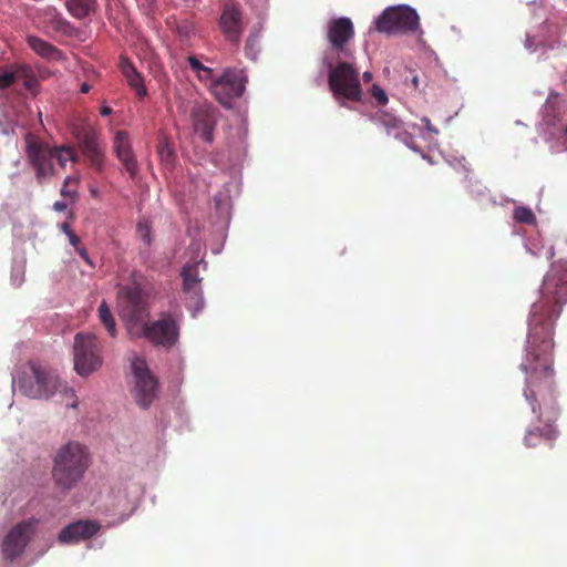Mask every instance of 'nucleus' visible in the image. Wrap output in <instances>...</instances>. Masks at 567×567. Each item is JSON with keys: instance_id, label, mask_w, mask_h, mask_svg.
Listing matches in <instances>:
<instances>
[{"instance_id": "f257e3e1", "label": "nucleus", "mask_w": 567, "mask_h": 567, "mask_svg": "<svg viewBox=\"0 0 567 567\" xmlns=\"http://www.w3.org/2000/svg\"><path fill=\"white\" fill-rule=\"evenodd\" d=\"M545 290L550 298L542 299L532 307L528 326L527 354L522 369L528 374L524 395L532 402V411L547 427V437L557 435L553 423L559 415L554 396V322L559 317L561 306L567 302V269L547 278Z\"/></svg>"}, {"instance_id": "f03ea898", "label": "nucleus", "mask_w": 567, "mask_h": 567, "mask_svg": "<svg viewBox=\"0 0 567 567\" xmlns=\"http://www.w3.org/2000/svg\"><path fill=\"white\" fill-rule=\"evenodd\" d=\"M118 313L132 338H145L156 347L171 349L179 338V326L174 315L162 312L153 322H146L150 311L142 289L124 286L117 293Z\"/></svg>"}, {"instance_id": "7ed1b4c3", "label": "nucleus", "mask_w": 567, "mask_h": 567, "mask_svg": "<svg viewBox=\"0 0 567 567\" xmlns=\"http://www.w3.org/2000/svg\"><path fill=\"white\" fill-rule=\"evenodd\" d=\"M19 390L32 399H50L60 392L65 399V405L75 409L79 404L75 391L61 382L58 375L47 367L30 363L18 380Z\"/></svg>"}, {"instance_id": "20e7f679", "label": "nucleus", "mask_w": 567, "mask_h": 567, "mask_svg": "<svg viewBox=\"0 0 567 567\" xmlns=\"http://www.w3.org/2000/svg\"><path fill=\"white\" fill-rule=\"evenodd\" d=\"M90 464V453L84 445L78 442L62 445L53 458L51 474L54 485L63 492L72 489L82 481Z\"/></svg>"}, {"instance_id": "39448f33", "label": "nucleus", "mask_w": 567, "mask_h": 567, "mask_svg": "<svg viewBox=\"0 0 567 567\" xmlns=\"http://www.w3.org/2000/svg\"><path fill=\"white\" fill-rule=\"evenodd\" d=\"M329 69L328 84L336 100L341 106H346V101L359 102L362 90L360 84L359 71L354 65L347 61H340L337 58V64L326 60Z\"/></svg>"}, {"instance_id": "423d86ee", "label": "nucleus", "mask_w": 567, "mask_h": 567, "mask_svg": "<svg viewBox=\"0 0 567 567\" xmlns=\"http://www.w3.org/2000/svg\"><path fill=\"white\" fill-rule=\"evenodd\" d=\"M74 370L86 377L102 365L101 349L97 338L92 333H76L74 337Z\"/></svg>"}, {"instance_id": "0eeeda50", "label": "nucleus", "mask_w": 567, "mask_h": 567, "mask_svg": "<svg viewBox=\"0 0 567 567\" xmlns=\"http://www.w3.org/2000/svg\"><path fill=\"white\" fill-rule=\"evenodd\" d=\"M419 20L414 9L396 6L383 11L375 21V28L379 32L388 34L415 32L420 27Z\"/></svg>"}, {"instance_id": "6e6552de", "label": "nucleus", "mask_w": 567, "mask_h": 567, "mask_svg": "<svg viewBox=\"0 0 567 567\" xmlns=\"http://www.w3.org/2000/svg\"><path fill=\"white\" fill-rule=\"evenodd\" d=\"M40 520L34 517L17 523L4 536L1 550L6 559L14 560L21 556L35 534Z\"/></svg>"}, {"instance_id": "1a4fd4ad", "label": "nucleus", "mask_w": 567, "mask_h": 567, "mask_svg": "<svg viewBox=\"0 0 567 567\" xmlns=\"http://www.w3.org/2000/svg\"><path fill=\"white\" fill-rule=\"evenodd\" d=\"M246 81L243 70L226 69L217 80L212 82L210 92L221 105L230 106L234 99L243 95Z\"/></svg>"}, {"instance_id": "9d476101", "label": "nucleus", "mask_w": 567, "mask_h": 567, "mask_svg": "<svg viewBox=\"0 0 567 567\" xmlns=\"http://www.w3.org/2000/svg\"><path fill=\"white\" fill-rule=\"evenodd\" d=\"M25 144L27 157L35 172V177L39 183H43L54 175V152L48 144L30 134L25 137Z\"/></svg>"}, {"instance_id": "9b49d317", "label": "nucleus", "mask_w": 567, "mask_h": 567, "mask_svg": "<svg viewBox=\"0 0 567 567\" xmlns=\"http://www.w3.org/2000/svg\"><path fill=\"white\" fill-rule=\"evenodd\" d=\"M132 371L135 379L133 396L140 406L146 409L156 398L157 380L152 375L143 359L136 358L132 362Z\"/></svg>"}, {"instance_id": "f8f14e48", "label": "nucleus", "mask_w": 567, "mask_h": 567, "mask_svg": "<svg viewBox=\"0 0 567 567\" xmlns=\"http://www.w3.org/2000/svg\"><path fill=\"white\" fill-rule=\"evenodd\" d=\"M353 35L354 27L349 18L331 19L327 24V39L331 49L338 53V59H341V55L350 58L351 54L347 49V43Z\"/></svg>"}, {"instance_id": "ddd939ff", "label": "nucleus", "mask_w": 567, "mask_h": 567, "mask_svg": "<svg viewBox=\"0 0 567 567\" xmlns=\"http://www.w3.org/2000/svg\"><path fill=\"white\" fill-rule=\"evenodd\" d=\"M218 25L228 42L238 44L244 32L243 13L239 4L226 3L223 7Z\"/></svg>"}, {"instance_id": "4468645a", "label": "nucleus", "mask_w": 567, "mask_h": 567, "mask_svg": "<svg viewBox=\"0 0 567 567\" xmlns=\"http://www.w3.org/2000/svg\"><path fill=\"white\" fill-rule=\"evenodd\" d=\"M193 128L196 134L208 143L214 140V127L217 123L215 109L206 103H196L190 111Z\"/></svg>"}, {"instance_id": "2eb2a0df", "label": "nucleus", "mask_w": 567, "mask_h": 567, "mask_svg": "<svg viewBox=\"0 0 567 567\" xmlns=\"http://www.w3.org/2000/svg\"><path fill=\"white\" fill-rule=\"evenodd\" d=\"M99 530L100 525L96 522L81 519L65 526L58 539L62 544L78 543L93 537Z\"/></svg>"}, {"instance_id": "dca6fc26", "label": "nucleus", "mask_w": 567, "mask_h": 567, "mask_svg": "<svg viewBox=\"0 0 567 567\" xmlns=\"http://www.w3.org/2000/svg\"><path fill=\"white\" fill-rule=\"evenodd\" d=\"M80 148L91 165L99 172L103 168L104 154L99 145L96 133L92 128H83L76 135Z\"/></svg>"}, {"instance_id": "f3484780", "label": "nucleus", "mask_w": 567, "mask_h": 567, "mask_svg": "<svg viewBox=\"0 0 567 567\" xmlns=\"http://www.w3.org/2000/svg\"><path fill=\"white\" fill-rule=\"evenodd\" d=\"M558 95H550L545 106L544 122L547 126L548 134L556 140L563 150L567 151V123L558 118L555 114L554 104Z\"/></svg>"}, {"instance_id": "a211bd4d", "label": "nucleus", "mask_w": 567, "mask_h": 567, "mask_svg": "<svg viewBox=\"0 0 567 567\" xmlns=\"http://www.w3.org/2000/svg\"><path fill=\"white\" fill-rule=\"evenodd\" d=\"M113 147L118 161L123 164L130 176L133 178L137 174V162L132 151V143L126 131H117Z\"/></svg>"}, {"instance_id": "6ab92c4d", "label": "nucleus", "mask_w": 567, "mask_h": 567, "mask_svg": "<svg viewBox=\"0 0 567 567\" xmlns=\"http://www.w3.org/2000/svg\"><path fill=\"white\" fill-rule=\"evenodd\" d=\"M375 120L384 127L388 135L400 140L410 148L415 150L412 144V136L404 130V124L399 117L388 112H380L377 114Z\"/></svg>"}, {"instance_id": "aec40b11", "label": "nucleus", "mask_w": 567, "mask_h": 567, "mask_svg": "<svg viewBox=\"0 0 567 567\" xmlns=\"http://www.w3.org/2000/svg\"><path fill=\"white\" fill-rule=\"evenodd\" d=\"M118 68L126 79L127 84L133 89L140 99L147 95V89L144 84L142 74L136 70L134 64L126 58L121 55Z\"/></svg>"}, {"instance_id": "412c9836", "label": "nucleus", "mask_w": 567, "mask_h": 567, "mask_svg": "<svg viewBox=\"0 0 567 567\" xmlns=\"http://www.w3.org/2000/svg\"><path fill=\"white\" fill-rule=\"evenodd\" d=\"M43 23L48 33L54 32L66 37L73 35L74 28L53 8L45 10Z\"/></svg>"}, {"instance_id": "4be33fe9", "label": "nucleus", "mask_w": 567, "mask_h": 567, "mask_svg": "<svg viewBox=\"0 0 567 567\" xmlns=\"http://www.w3.org/2000/svg\"><path fill=\"white\" fill-rule=\"evenodd\" d=\"M29 47L41 58L49 61H59L63 58V53L53 44L35 37L29 35L27 38Z\"/></svg>"}, {"instance_id": "5701e85b", "label": "nucleus", "mask_w": 567, "mask_h": 567, "mask_svg": "<svg viewBox=\"0 0 567 567\" xmlns=\"http://www.w3.org/2000/svg\"><path fill=\"white\" fill-rule=\"evenodd\" d=\"M181 276L183 278V288L185 292L198 293V284L200 278L198 276V266L196 264H187L184 266Z\"/></svg>"}, {"instance_id": "b1692460", "label": "nucleus", "mask_w": 567, "mask_h": 567, "mask_svg": "<svg viewBox=\"0 0 567 567\" xmlns=\"http://www.w3.org/2000/svg\"><path fill=\"white\" fill-rule=\"evenodd\" d=\"M19 81L22 82L25 90L32 94H37L39 82L31 68L27 65H16V82Z\"/></svg>"}, {"instance_id": "393cba45", "label": "nucleus", "mask_w": 567, "mask_h": 567, "mask_svg": "<svg viewBox=\"0 0 567 567\" xmlns=\"http://www.w3.org/2000/svg\"><path fill=\"white\" fill-rule=\"evenodd\" d=\"M95 0H68L66 8L76 19H83L95 10Z\"/></svg>"}, {"instance_id": "a878e982", "label": "nucleus", "mask_w": 567, "mask_h": 567, "mask_svg": "<svg viewBox=\"0 0 567 567\" xmlns=\"http://www.w3.org/2000/svg\"><path fill=\"white\" fill-rule=\"evenodd\" d=\"M99 319L101 323L105 327L109 334L114 338L116 337V323L113 315L110 311V308L105 300L101 302L99 306Z\"/></svg>"}, {"instance_id": "bb28decb", "label": "nucleus", "mask_w": 567, "mask_h": 567, "mask_svg": "<svg viewBox=\"0 0 567 567\" xmlns=\"http://www.w3.org/2000/svg\"><path fill=\"white\" fill-rule=\"evenodd\" d=\"M54 158H56L61 167H65L68 161L78 162V156L74 150L70 146L62 145L53 150Z\"/></svg>"}, {"instance_id": "cd10ccee", "label": "nucleus", "mask_w": 567, "mask_h": 567, "mask_svg": "<svg viewBox=\"0 0 567 567\" xmlns=\"http://www.w3.org/2000/svg\"><path fill=\"white\" fill-rule=\"evenodd\" d=\"M514 219L519 224L532 225L536 221V217L530 208L519 206L513 212Z\"/></svg>"}, {"instance_id": "c85d7f7f", "label": "nucleus", "mask_w": 567, "mask_h": 567, "mask_svg": "<svg viewBox=\"0 0 567 567\" xmlns=\"http://www.w3.org/2000/svg\"><path fill=\"white\" fill-rule=\"evenodd\" d=\"M16 83V66L0 68V90H4Z\"/></svg>"}, {"instance_id": "c756f323", "label": "nucleus", "mask_w": 567, "mask_h": 567, "mask_svg": "<svg viewBox=\"0 0 567 567\" xmlns=\"http://www.w3.org/2000/svg\"><path fill=\"white\" fill-rule=\"evenodd\" d=\"M540 437H545L546 440L550 441L547 437V427L545 426L543 430L536 429L534 431H528L525 435V444L529 447L536 446Z\"/></svg>"}, {"instance_id": "7c9ffc66", "label": "nucleus", "mask_w": 567, "mask_h": 567, "mask_svg": "<svg viewBox=\"0 0 567 567\" xmlns=\"http://www.w3.org/2000/svg\"><path fill=\"white\" fill-rule=\"evenodd\" d=\"M76 182H78L76 178H72V177L68 176L64 179L63 186H62V188L60 190L61 196L74 200L76 198V196H78V192H76L75 188H72L70 186V184L71 183H76Z\"/></svg>"}, {"instance_id": "2f4dec72", "label": "nucleus", "mask_w": 567, "mask_h": 567, "mask_svg": "<svg viewBox=\"0 0 567 567\" xmlns=\"http://www.w3.org/2000/svg\"><path fill=\"white\" fill-rule=\"evenodd\" d=\"M196 75H197V79L200 82L205 83L208 86L209 90H210L212 82L217 80V76L214 75V70L208 68V66H206V65Z\"/></svg>"}, {"instance_id": "473e14b6", "label": "nucleus", "mask_w": 567, "mask_h": 567, "mask_svg": "<svg viewBox=\"0 0 567 567\" xmlns=\"http://www.w3.org/2000/svg\"><path fill=\"white\" fill-rule=\"evenodd\" d=\"M371 94H372L373 99L378 102V104L384 105L388 103V95H386L385 91L382 87H380L379 85L373 84V86L371 89Z\"/></svg>"}, {"instance_id": "72a5a7b5", "label": "nucleus", "mask_w": 567, "mask_h": 567, "mask_svg": "<svg viewBox=\"0 0 567 567\" xmlns=\"http://www.w3.org/2000/svg\"><path fill=\"white\" fill-rule=\"evenodd\" d=\"M137 233L142 240L146 244H151V227L147 221H140L137 225Z\"/></svg>"}, {"instance_id": "f704fd0d", "label": "nucleus", "mask_w": 567, "mask_h": 567, "mask_svg": "<svg viewBox=\"0 0 567 567\" xmlns=\"http://www.w3.org/2000/svg\"><path fill=\"white\" fill-rule=\"evenodd\" d=\"M187 63L190 66V69L197 74L203 70L205 66L196 56L189 55L187 58Z\"/></svg>"}, {"instance_id": "c9c22d12", "label": "nucleus", "mask_w": 567, "mask_h": 567, "mask_svg": "<svg viewBox=\"0 0 567 567\" xmlns=\"http://www.w3.org/2000/svg\"><path fill=\"white\" fill-rule=\"evenodd\" d=\"M68 237H69L70 244L75 248V250L78 248H80V237L76 234L73 233L72 235H70Z\"/></svg>"}, {"instance_id": "e433bc0d", "label": "nucleus", "mask_w": 567, "mask_h": 567, "mask_svg": "<svg viewBox=\"0 0 567 567\" xmlns=\"http://www.w3.org/2000/svg\"><path fill=\"white\" fill-rule=\"evenodd\" d=\"M76 251L79 252V255L81 256V258L83 260H85L87 264H91L87 250L85 248L80 247V248L76 249Z\"/></svg>"}, {"instance_id": "4c0bfd02", "label": "nucleus", "mask_w": 567, "mask_h": 567, "mask_svg": "<svg viewBox=\"0 0 567 567\" xmlns=\"http://www.w3.org/2000/svg\"><path fill=\"white\" fill-rule=\"evenodd\" d=\"M61 230L66 235V236H70L72 235L74 231L72 230L70 224L68 221L63 223L61 225Z\"/></svg>"}, {"instance_id": "58836bf2", "label": "nucleus", "mask_w": 567, "mask_h": 567, "mask_svg": "<svg viewBox=\"0 0 567 567\" xmlns=\"http://www.w3.org/2000/svg\"><path fill=\"white\" fill-rule=\"evenodd\" d=\"M66 207H68V206H66V204H65L64 202H55V203L53 204V208H54V210H56V212H64V210L66 209Z\"/></svg>"}, {"instance_id": "ea45409f", "label": "nucleus", "mask_w": 567, "mask_h": 567, "mask_svg": "<svg viewBox=\"0 0 567 567\" xmlns=\"http://www.w3.org/2000/svg\"><path fill=\"white\" fill-rule=\"evenodd\" d=\"M111 113H112V109L110 106L104 105V106L101 107L100 114L102 116H107Z\"/></svg>"}, {"instance_id": "a19ab883", "label": "nucleus", "mask_w": 567, "mask_h": 567, "mask_svg": "<svg viewBox=\"0 0 567 567\" xmlns=\"http://www.w3.org/2000/svg\"><path fill=\"white\" fill-rule=\"evenodd\" d=\"M362 76L364 82H370L372 80V73L369 71H365Z\"/></svg>"}, {"instance_id": "79ce46f5", "label": "nucleus", "mask_w": 567, "mask_h": 567, "mask_svg": "<svg viewBox=\"0 0 567 567\" xmlns=\"http://www.w3.org/2000/svg\"><path fill=\"white\" fill-rule=\"evenodd\" d=\"M91 86L87 83H83L80 87L81 93H89Z\"/></svg>"}, {"instance_id": "37998d69", "label": "nucleus", "mask_w": 567, "mask_h": 567, "mask_svg": "<svg viewBox=\"0 0 567 567\" xmlns=\"http://www.w3.org/2000/svg\"><path fill=\"white\" fill-rule=\"evenodd\" d=\"M423 122L425 123V126H426V128H427L429 131H432V132L437 133V132H436V130H434V128H433V126L431 125V122H430V120H429V118H423Z\"/></svg>"}, {"instance_id": "c03bdc74", "label": "nucleus", "mask_w": 567, "mask_h": 567, "mask_svg": "<svg viewBox=\"0 0 567 567\" xmlns=\"http://www.w3.org/2000/svg\"><path fill=\"white\" fill-rule=\"evenodd\" d=\"M412 83H413L414 87L419 86V79H417V76L413 78Z\"/></svg>"}]
</instances>
